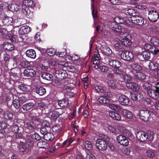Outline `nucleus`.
<instances>
[{
	"mask_svg": "<svg viewBox=\"0 0 159 159\" xmlns=\"http://www.w3.org/2000/svg\"><path fill=\"white\" fill-rule=\"evenodd\" d=\"M138 115L141 120L144 122H147L151 118V113L148 110H141Z\"/></svg>",
	"mask_w": 159,
	"mask_h": 159,
	"instance_id": "nucleus-2",
	"label": "nucleus"
},
{
	"mask_svg": "<svg viewBox=\"0 0 159 159\" xmlns=\"http://www.w3.org/2000/svg\"><path fill=\"white\" fill-rule=\"evenodd\" d=\"M40 138V136L37 133H34L31 136H27L26 137L27 140L26 144L22 142H20L18 148L19 149H26V145H28L29 147L32 146L34 144L33 140H39Z\"/></svg>",
	"mask_w": 159,
	"mask_h": 159,
	"instance_id": "nucleus-1",
	"label": "nucleus"
},
{
	"mask_svg": "<svg viewBox=\"0 0 159 159\" xmlns=\"http://www.w3.org/2000/svg\"><path fill=\"white\" fill-rule=\"evenodd\" d=\"M48 105L43 102H41L38 104V107L40 108H43L44 109L48 108Z\"/></svg>",
	"mask_w": 159,
	"mask_h": 159,
	"instance_id": "nucleus-62",
	"label": "nucleus"
},
{
	"mask_svg": "<svg viewBox=\"0 0 159 159\" xmlns=\"http://www.w3.org/2000/svg\"><path fill=\"white\" fill-rule=\"evenodd\" d=\"M118 142L121 145L127 146L129 144V142L126 137L122 135H120L116 137Z\"/></svg>",
	"mask_w": 159,
	"mask_h": 159,
	"instance_id": "nucleus-13",
	"label": "nucleus"
},
{
	"mask_svg": "<svg viewBox=\"0 0 159 159\" xmlns=\"http://www.w3.org/2000/svg\"><path fill=\"white\" fill-rule=\"evenodd\" d=\"M18 87L23 92H27L29 90L27 86L24 84H21L19 85Z\"/></svg>",
	"mask_w": 159,
	"mask_h": 159,
	"instance_id": "nucleus-47",
	"label": "nucleus"
},
{
	"mask_svg": "<svg viewBox=\"0 0 159 159\" xmlns=\"http://www.w3.org/2000/svg\"><path fill=\"white\" fill-rule=\"evenodd\" d=\"M119 102L123 105L126 106L129 104V98L125 95L121 94L119 96Z\"/></svg>",
	"mask_w": 159,
	"mask_h": 159,
	"instance_id": "nucleus-18",
	"label": "nucleus"
},
{
	"mask_svg": "<svg viewBox=\"0 0 159 159\" xmlns=\"http://www.w3.org/2000/svg\"><path fill=\"white\" fill-rule=\"evenodd\" d=\"M143 48L146 50H148L152 54L155 55L159 52V48H156L151 45L148 43H146L143 46Z\"/></svg>",
	"mask_w": 159,
	"mask_h": 159,
	"instance_id": "nucleus-7",
	"label": "nucleus"
},
{
	"mask_svg": "<svg viewBox=\"0 0 159 159\" xmlns=\"http://www.w3.org/2000/svg\"><path fill=\"white\" fill-rule=\"evenodd\" d=\"M8 9L12 11H18L21 8L20 6L18 4H14L8 5Z\"/></svg>",
	"mask_w": 159,
	"mask_h": 159,
	"instance_id": "nucleus-29",
	"label": "nucleus"
},
{
	"mask_svg": "<svg viewBox=\"0 0 159 159\" xmlns=\"http://www.w3.org/2000/svg\"><path fill=\"white\" fill-rule=\"evenodd\" d=\"M100 50L104 55L110 56L112 54V51L107 46L103 45L100 48Z\"/></svg>",
	"mask_w": 159,
	"mask_h": 159,
	"instance_id": "nucleus-15",
	"label": "nucleus"
},
{
	"mask_svg": "<svg viewBox=\"0 0 159 159\" xmlns=\"http://www.w3.org/2000/svg\"><path fill=\"white\" fill-rule=\"evenodd\" d=\"M111 93H107L106 95L101 96L98 99V101L100 103L104 104L109 102L110 100Z\"/></svg>",
	"mask_w": 159,
	"mask_h": 159,
	"instance_id": "nucleus-17",
	"label": "nucleus"
},
{
	"mask_svg": "<svg viewBox=\"0 0 159 159\" xmlns=\"http://www.w3.org/2000/svg\"><path fill=\"white\" fill-rule=\"evenodd\" d=\"M122 16H116L114 18V21L120 24H123L125 25H131V24L129 23V18H127L126 16H125V15L123 14Z\"/></svg>",
	"mask_w": 159,
	"mask_h": 159,
	"instance_id": "nucleus-6",
	"label": "nucleus"
},
{
	"mask_svg": "<svg viewBox=\"0 0 159 159\" xmlns=\"http://www.w3.org/2000/svg\"><path fill=\"white\" fill-rule=\"evenodd\" d=\"M110 116L114 120L117 121L120 120L121 119V116L119 114L115 113L113 111H111L109 112Z\"/></svg>",
	"mask_w": 159,
	"mask_h": 159,
	"instance_id": "nucleus-28",
	"label": "nucleus"
},
{
	"mask_svg": "<svg viewBox=\"0 0 159 159\" xmlns=\"http://www.w3.org/2000/svg\"><path fill=\"white\" fill-rule=\"evenodd\" d=\"M23 3L25 7H33L35 5L33 1L32 0H24Z\"/></svg>",
	"mask_w": 159,
	"mask_h": 159,
	"instance_id": "nucleus-37",
	"label": "nucleus"
},
{
	"mask_svg": "<svg viewBox=\"0 0 159 159\" xmlns=\"http://www.w3.org/2000/svg\"><path fill=\"white\" fill-rule=\"evenodd\" d=\"M41 76L43 79L48 80H50L53 78V76L52 75L47 72L43 73Z\"/></svg>",
	"mask_w": 159,
	"mask_h": 159,
	"instance_id": "nucleus-39",
	"label": "nucleus"
},
{
	"mask_svg": "<svg viewBox=\"0 0 159 159\" xmlns=\"http://www.w3.org/2000/svg\"><path fill=\"white\" fill-rule=\"evenodd\" d=\"M149 67L150 69L154 70L156 69L158 70L159 68L158 66V64L155 62H150L149 64Z\"/></svg>",
	"mask_w": 159,
	"mask_h": 159,
	"instance_id": "nucleus-38",
	"label": "nucleus"
},
{
	"mask_svg": "<svg viewBox=\"0 0 159 159\" xmlns=\"http://www.w3.org/2000/svg\"><path fill=\"white\" fill-rule=\"evenodd\" d=\"M141 54L145 60H148L150 58V54L148 51H144L142 52Z\"/></svg>",
	"mask_w": 159,
	"mask_h": 159,
	"instance_id": "nucleus-46",
	"label": "nucleus"
},
{
	"mask_svg": "<svg viewBox=\"0 0 159 159\" xmlns=\"http://www.w3.org/2000/svg\"><path fill=\"white\" fill-rule=\"evenodd\" d=\"M96 146L98 149H107L106 142L101 139H98L96 141Z\"/></svg>",
	"mask_w": 159,
	"mask_h": 159,
	"instance_id": "nucleus-11",
	"label": "nucleus"
},
{
	"mask_svg": "<svg viewBox=\"0 0 159 159\" xmlns=\"http://www.w3.org/2000/svg\"><path fill=\"white\" fill-rule=\"evenodd\" d=\"M85 146L86 149H90L92 148V144L89 141H86L85 142Z\"/></svg>",
	"mask_w": 159,
	"mask_h": 159,
	"instance_id": "nucleus-59",
	"label": "nucleus"
},
{
	"mask_svg": "<svg viewBox=\"0 0 159 159\" xmlns=\"http://www.w3.org/2000/svg\"><path fill=\"white\" fill-rule=\"evenodd\" d=\"M35 124L33 122L30 120H26L25 121L24 124L25 128H27L30 130H32L34 128Z\"/></svg>",
	"mask_w": 159,
	"mask_h": 159,
	"instance_id": "nucleus-32",
	"label": "nucleus"
},
{
	"mask_svg": "<svg viewBox=\"0 0 159 159\" xmlns=\"http://www.w3.org/2000/svg\"><path fill=\"white\" fill-rule=\"evenodd\" d=\"M123 13L125 15L131 16L132 17H129V18H133L135 16H136L139 15V13L136 10L132 8H129L127 9H125Z\"/></svg>",
	"mask_w": 159,
	"mask_h": 159,
	"instance_id": "nucleus-12",
	"label": "nucleus"
},
{
	"mask_svg": "<svg viewBox=\"0 0 159 159\" xmlns=\"http://www.w3.org/2000/svg\"><path fill=\"white\" fill-rule=\"evenodd\" d=\"M95 0H91V9L92 11V14L93 18L94 19L97 17V11H95L93 3Z\"/></svg>",
	"mask_w": 159,
	"mask_h": 159,
	"instance_id": "nucleus-48",
	"label": "nucleus"
},
{
	"mask_svg": "<svg viewBox=\"0 0 159 159\" xmlns=\"http://www.w3.org/2000/svg\"><path fill=\"white\" fill-rule=\"evenodd\" d=\"M154 134L153 132H150L147 134V140L148 141H152L154 138Z\"/></svg>",
	"mask_w": 159,
	"mask_h": 159,
	"instance_id": "nucleus-49",
	"label": "nucleus"
},
{
	"mask_svg": "<svg viewBox=\"0 0 159 159\" xmlns=\"http://www.w3.org/2000/svg\"><path fill=\"white\" fill-rule=\"evenodd\" d=\"M133 76L135 79L141 81L144 80L146 78L145 74L142 72L141 71L134 73Z\"/></svg>",
	"mask_w": 159,
	"mask_h": 159,
	"instance_id": "nucleus-22",
	"label": "nucleus"
},
{
	"mask_svg": "<svg viewBox=\"0 0 159 159\" xmlns=\"http://www.w3.org/2000/svg\"><path fill=\"white\" fill-rule=\"evenodd\" d=\"M67 57L69 60L72 61L77 60L80 59L79 56L75 54H73L71 56L70 55H67Z\"/></svg>",
	"mask_w": 159,
	"mask_h": 159,
	"instance_id": "nucleus-45",
	"label": "nucleus"
},
{
	"mask_svg": "<svg viewBox=\"0 0 159 159\" xmlns=\"http://www.w3.org/2000/svg\"><path fill=\"white\" fill-rule=\"evenodd\" d=\"M137 138L141 141H144L147 140V133L143 131H139L136 134Z\"/></svg>",
	"mask_w": 159,
	"mask_h": 159,
	"instance_id": "nucleus-20",
	"label": "nucleus"
},
{
	"mask_svg": "<svg viewBox=\"0 0 159 159\" xmlns=\"http://www.w3.org/2000/svg\"><path fill=\"white\" fill-rule=\"evenodd\" d=\"M62 72H61V74L59 75H60L58 78L60 79H63L66 78L67 77L68 74L66 71L65 70H61Z\"/></svg>",
	"mask_w": 159,
	"mask_h": 159,
	"instance_id": "nucleus-53",
	"label": "nucleus"
},
{
	"mask_svg": "<svg viewBox=\"0 0 159 159\" xmlns=\"http://www.w3.org/2000/svg\"><path fill=\"white\" fill-rule=\"evenodd\" d=\"M95 89L96 91L98 92L102 93L104 92L102 87L101 86L97 85L95 87Z\"/></svg>",
	"mask_w": 159,
	"mask_h": 159,
	"instance_id": "nucleus-58",
	"label": "nucleus"
},
{
	"mask_svg": "<svg viewBox=\"0 0 159 159\" xmlns=\"http://www.w3.org/2000/svg\"><path fill=\"white\" fill-rule=\"evenodd\" d=\"M127 69L129 73L134 75V73L141 71L142 67L138 63H133L129 65Z\"/></svg>",
	"mask_w": 159,
	"mask_h": 159,
	"instance_id": "nucleus-4",
	"label": "nucleus"
},
{
	"mask_svg": "<svg viewBox=\"0 0 159 159\" xmlns=\"http://www.w3.org/2000/svg\"><path fill=\"white\" fill-rule=\"evenodd\" d=\"M126 86L128 88L135 91H138L139 89V87L137 84L131 81L129 83H126Z\"/></svg>",
	"mask_w": 159,
	"mask_h": 159,
	"instance_id": "nucleus-26",
	"label": "nucleus"
},
{
	"mask_svg": "<svg viewBox=\"0 0 159 159\" xmlns=\"http://www.w3.org/2000/svg\"><path fill=\"white\" fill-rule=\"evenodd\" d=\"M109 107L112 110L116 111H120L121 110L120 107L117 104H110L109 105Z\"/></svg>",
	"mask_w": 159,
	"mask_h": 159,
	"instance_id": "nucleus-41",
	"label": "nucleus"
},
{
	"mask_svg": "<svg viewBox=\"0 0 159 159\" xmlns=\"http://www.w3.org/2000/svg\"><path fill=\"white\" fill-rule=\"evenodd\" d=\"M148 41H150L154 47L159 48V39L155 37H148Z\"/></svg>",
	"mask_w": 159,
	"mask_h": 159,
	"instance_id": "nucleus-23",
	"label": "nucleus"
},
{
	"mask_svg": "<svg viewBox=\"0 0 159 159\" xmlns=\"http://www.w3.org/2000/svg\"><path fill=\"white\" fill-rule=\"evenodd\" d=\"M63 111L61 110L53 112L51 115L52 118L54 119H57L60 115L62 114Z\"/></svg>",
	"mask_w": 159,
	"mask_h": 159,
	"instance_id": "nucleus-35",
	"label": "nucleus"
},
{
	"mask_svg": "<svg viewBox=\"0 0 159 159\" xmlns=\"http://www.w3.org/2000/svg\"><path fill=\"white\" fill-rule=\"evenodd\" d=\"M125 70L124 69L122 70L119 69V68H116L113 70V72L116 74L119 75L120 76L124 74Z\"/></svg>",
	"mask_w": 159,
	"mask_h": 159,
	"instance_id": "nucleus-44",
	"label": "nucleus"
},
{
	"mask_svg": "<svg viewBox=\"0 0 159 159\" xmlns=\"http://www.w3.org/2000/svg\"><path fill=\"white\" fill-rule=\"evenodd\" d=\"M68 103V100L64 98L59 101L58 102V104L60 107H65L67 106Z\"/></svg>",
	"mask_w": 159,
	"mask_h": 159,
	"instance_id": "nucleus-36",
	"label": "nucleus"
},
{
	"mask_svg": "<svg viewBox=\"0 0 159 159\" xmlns=\"http://www.w3.org/2000/svg\"><path fill=\"white\" fill-rule=\"evenodd\" d=\"M12 105L16 108H18L20 106L19 101L18 99H15L13 102Z\"/></svg>",
	"mask_w": 159,
	"mask_h": 159,
	"instance_id": "nucleus-55",
	"label": "nucleus"
},
{
	"mask_svg": "<svg viewBox=\"0 0 159 159\" xmlns=\"http://www.w3.org/2000/svg\"><path fill=\"white\" fill-rule=\"evenodd\" d=\"M36 73L35 70L30 68L26 69L24 72V75L28 77H33L36 75Z\"/></svg>",
	"mask_w": 159,
	"mask_h": 159,
	"instance_id": "nucleus-21",
	"label": "nucleus"
},
{
	"mask_svg": "<svg viewBox=\"0 0 159 159\" xmlns=\"http://www.w3.org/2000/svg\"><path fill=\"white\" fill-rule=\"evenodd\" d=\"M46 52L49 56H52L56 53V50L53 48H50L47 49Z\"/></svg>",
	"mask_w": 159,
	"mask_h": 159,
	"instance_id": "nucleus-50",
	"label": "nucleus"
},
{
	"mask_svg": "<svg viewBox=\"0 0 159 159\" xmlns=\"http://www.w3.org/2000/svg\"><path fill=\"white\" fill-rule=\"evenodd\" d=\"M3 48L4 49L7 51H11L14 49L13 44L9 43H3Z\"/></svg>",
	"mask_w": 159,
	"mask_h": 159,
	"instance_id": "nucleus-33",
	"label": "nucleus"
},
{
	"mask_svg": "<svg viewBox=\"0 0 159 159\" xmlns=\"http://www.w3.org/2000/svg\"><path fill=\"white\" fill-rule=\"evenodd\" d=\"M26 56L29 57L34 59L36 57L35 52L32 49L27 50L25 52Z\"/></svg>",
	"mask_w": 159,
	"mask_h": 159,
	"instance_id": "nucleus-31",
	"label": "nucleus"
},
{
	"mask_svg": "<svg viewBox=\"0 0 159 159\" xmlns=\"http://www.w3.org/2000/svg\"><path fill=\"white\" fill-rule=\"evenodd\" d=\"M146 153L147 155L150 157H153L155 155L154 150H148Z\"/></svg>",
	"mask_w": 159,
	"mask_h": 159,
	"instance_id": "nucleus-57",
	"label": "nucleus"
},
{
	"mask_svg": "<svg viewBox=\"0 0 159 159\" xmlns=\"http://www.w3.org/2000/svg\"><path fill=\"white\" fill-rule=\"evenodd\" d=\"M121 56L124 60L129 61L133 58L134 55L131 52L125 51L121 53Z\"/></svg>",
	"mask_w": 159,
	"mask_h": 159,
	"instance_id": "nucleus-8",
	"label": "nucleus"
},
{
	"mask_svg": "<svg viewBox=\"0 0 159 159\" xmlns=\"http://www.w3.org/2000/svg\"><path fill=\"white\" fill-rule=\"evenodd\" d=\"M8 31L5 29L0 28V36H2L3 38H7V35Z\"/></svg>",
	"mask_w": 159,
	"mask_h": 159,
	"instance_id": "nucleus-51",
	"label": "nucleus"
},
{
	"mask_svg": "<svg viewBox=\"0 0 159 159\" xmlns=\"http://www.w3.org/2000/svg\"><path fill=\"white\" fill-rule=\"evenodd\" d=\"M159 16L158 14L156 11L152 10L149 11L148 18L150 21L155 22L157 20Z\"/></svg>",
	"mask_w": 159,
	"mask_h": 159,
	"instance_id": "nucleus-10",
	"label": "nucleus"
},
{
	"mask_svg": "<svg viewBox=\"0 0 159 159\" xmlns=\"http://www.w3.org/2000/svg\"><path fill=\"white\" fill-rule=\"evenodd\" d=\"M14 60L16 64H19L22 67H25L28 66V62L24 60L21 57H15Z\"/></svg>",
	"mask_w": 159,
	"mask_h": 159,
	"instance_id": "nucleus-14",
	"label": "nucleus"
},
{
	"mask_svg": "<svg viewBox=\"0 0 159 159\" xmlns=\"http://www.w3.org/2000/svg\"><path fill=\"white\" fill-rule=\"evenodd\" d=\"M34 106V104L32 102H30L23 105L22 108L24 111H28L32 108Z\"/></svg>",
	"mask_w": 159,
	"mask_h": 159,
	"instance_id": "nucleus-30",
	"label": "nucleus"
},
{
	"mask_svg": "<svg viewBox=\"0 0 159 159\" xmlns=\"http://www.w3.org/2000/svg\"><path fill=\"white\" fill-rule=\"evenodd\" d=\"M108 85L113 89L115 88L116 86V84L113 80H109L107 81Z\"/></svg>",
	"mask_w": 159,
	"mask_h": 159,
	"instance_id": "nucleus-54",
	"label": "nucleus"
},
{
	"mask_svg": "<svg viewBox=\"0 0 159 159\" xmlns=\"http://www.w3.org/2000/svg\"><path fill=\"white\" fill-rule=\"evenodd\" d=\"M86 159H96L94 156L91 153H87L86 157Z\"/></svg>",
	"mask_w": 159,
	"mask_h": 159,
	"instance_id": "nucleus-64",
	"label": "nucleus"
},
{
	"mask_svg": "<svg viewBox=\"0 0 159 159\" xmlns=\"http://www.w3.org/2000/svg\"><path fill=\"white\" fill-rule=\"evenodd\" d=\"M13 20L11 17H6L2 19V21L4 25H9L12 23Z\"/></svg>",
	"mask_w": 159,
	"mask_h": 159,
	"instance_id": "nucleus-34",
	"label": "nucleus"
},
{
	"mask_svg": "<svg viewBox=\"0 0 159 159\" xmlns=\"http://www.w3.org/2000/svg\"><path fill=\"white\" fill-rule=\"evenodd\" d=\"M13 114L11 113L8 112L5 114L4 117L5 119L7 120H10L12 119L13 117Z\"/></svg>",
	"mask_w": 159,
	"mask_h": 159,
	"instance_id": "nucleus-60",
	"label": "nucleus"
},
{
	"mask_svg": "<svg viewBox=\"0 0 159 159\" xmlns=\"http://www.w3.org/2000/svg\"><path fill=\"white\" fill-rule=\"evenodd\" d=\"M31 29L30 27L27 25H25L20 28L19 33L20 34H25L29 33L31 31Z\"/></svg>",
	"mask_w": 159,
	"mask_h": 159,
	"instance_id": "nucleus-27",
	"label": "nucleus"
},
{
	"mask_svg": "<svg viewBox=\"0 0 159 159\" xmlns=\"http://www.w3.org/2000/svg\"><path fill=\"white\" fill-rule=\"evenodd\" d=\"M111 29L116 32H120V35L124 33V32L122 31L123 30L121 26L119 24L115 23H112L111 25Z\"/></svg>",
	"mask_w": 159,
	"mask_h": 159,
	"instance_id": "nucleus-24",
	"label": "nucleus"
},
{
	"mask_svg": "<svg viewBox=\"0 0 159 159\" xmlns=\"http://www.w3.org/2000/svg\"><path fill=\"white\" fill-rule=\"evenodd\" d=\"M143 87L144 89H145L147 90V92L148 93V91L149 90L152 88V86L150 84L146 82L143 84Z\"/></svg>",
	"mask_w": 159,
	"mask_h": 159,
	"instance_id": "nucleus-52",
	"label": "nucleus"
},
{
	"mask_svg": "<svg viewBox=\"0 0 159 159\" xmlns=\"http://www.w3.org/2000/svg\"><path fill=\"white\" fill-rule=\"evenodd\" d=\"M122 115L125 118L131 119L133 117V113L132 112L128 110L124 109L121 112Z\"/></svg>",
	"mask_w": 159,
	"mask_h": 159,
	"instance_id": "nucleus-25",
	"label": "nucleus"
},
{
	"mask_svg": "<svg viewBox=\"0 0 159 159\" xmlns=\"http://www.w3.org/2000/svg\"><path fill=\"white\" fill-rule=\"evenodd\" d=\"M52 130L54 133H57L60 131L61 129L59 126L57 125L53 126L52 128Z\"/></svg>",
	"mask_w": 159,
	"mask_h": 159,
	"instance_id": "nucleus-61",
	"label": "nucleus"
},
{
	"mask_svg": "<svg viewBox=\"0 0 159 159\" xmlns=\"http://www.w3.org/2000/svg\"><path fill=\"white\" fill-rule=\"evenodd\" d=\"M44 137L46 140L49 141L53 139L54 136L52 134L50 133H47L46 134L44 135Z\"/></svg>",
	"mask_w": 159,
	"mask_h": 159,
	"instance_id": "nucleus-42",
	"label": "nucleus"
},
{
	"mask_svg": "<svg viewBox=\"0 0 159 159\" xmlns=\"http://www.w3.org/2000/svg\"><path fill=\"white\" fill-rule=\"evenodd\" d=\"M129 23L131 24L132 23H133L137 24L139 25H142L144 23V20L140 16L138 15L135 16L134 18H129Z\"/></svg>",
	"mask_w": 159,
	"mask_h": 159,
	"instance_id": "nucleus-9",
	"label": "nucleus"
},
{
	"mask_svg": "<svg viewBox=\"0 0 159 159\" xmlns=\"http://www.w3.org/2000/svg\"><path fill=\"white\" fill-rule=\"evenodd\" d=\"M50 123L48 120H44L42 124L43 127H49L50 126Z\"/></svg>",
	"mask_w": 159,
	"mask_h": 159,
	"instance_id": "nucleus-63",
	"label": "nucleus"
},
{
	"mask_svg": "<svg viewBox=\"0 0 159 159\" xmlns=\"http://www.w3.org/2000/svg\"><path fill=\"white\" fill-rule=\"evenodd\" d=\"M148 94L150 97L155 99L159 95V86L154 84L149 90L148 91Z\"/></svg>",
	"mask_w": 159,
	"mask_h": 159,
	"instance_id": "nucleus-5",
	"label": "nucleus"
},
{
	"mask_svg": "<svg viewBox=\"0 0 159 159\" xmlns=\"http://www.w3.org/2000/svg\"><path fill=\"white\" fill-rule=\"evenodd\" d=\"M120 42L123 46L128 47L131 44V42L130 39V36L127 33H124L122 35H120Z\"/></svg>",
	"mask_w": 159,
	"mask_h": 159,
	"instance_id": "nucleus-3",
	"label": "nucleus"
},
{
	"mask_svg": "<svg viewBox=\"0 0 159 159\" xmlns=\"http://www.w3.org/2000/svg\"><path fill=\"white\" fill-rule=\"evenodd\" d=\"M108 64L113 68H119L121 66V63L117 60L109 59L108 61Z\"/></svg>",
	"mask_w": 159,
	"mask_h": 159,
	"instance_id": "nucleus-16",
	"label": "nucleus"
},
{
	"mask_svg": "<svg viewBox=\"0 0 159 159\" xmlns=\"http://www.w3.org/2000/svg\"><path fill=\"white\" fill-rule=\"evenodd\" d=\"M36 93L40 95H43L46 92L45 89L43 87L37 88L36 89Z\"/></svg>",
	"mask_w": 159,
	"mask_h": 159,
	"instance_id": "nucleus-40",
	"label": "nucleus"
},
{
	"mask_svg": "<svg viewBox=\"0 0 159 159\" xmlns=\"http://www.w3.org/2000/svg\"><path fill=\"white\" fill-rule=\"evenodd\" d=\"M130 74L129 72L128 74L126 75L124 74L123 76V80L126 82V83H129L132 80V76L130 75Z\"/></svg>",
	"mask_w": 159,
	"mask_h": 159,
	"instance_id": "nucleus-43",
	"label": "nucleus"
},
{
	"mask_svg": "<svg viewBox=\"0 0 159 159\" xmlns=\"http://www.w3.org/2000/svg\"><path fill=\"white\" fill-rule=\"evenodd\" d=\"M122 46H123L122 44H121L120 42V39L118 40L117 42L115 44V48L116 50L121 49Z\"/></svg>",
	"mask_w": 159,
	"mask_h": 159,
	"instance_id": "nucleus-56",
	"label": "nucleus"
},
{
	"mask_svg": "<svg viewBox=\"0 0 159 159\" xmlns=\"http://www.w3.org/2000/svg\"><path fill=\"white\" fill-rule=\"evenodd\" d=\"M22 12L24 15L28 18H31L33 16V12L29 10L28 7H22Z\"/></svg>",
	"mask_w": 159,
	"mask_h": 159,
	"instance_id": "nucleus-19",
	"label": "nucleus"
}]
</instances>
